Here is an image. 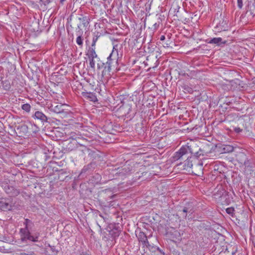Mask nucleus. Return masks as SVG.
I'll return each mask as SVG.
<instances>
[{
  "label": "nucleus",
  "instance_id": "obj_26",
  "mask_svg": "<svg viewBox=\"0 0 255 255\" xmlns=\"http://www.w3.org/2000/svg\"><path fill=\"white\" fill-rule=\"evenodd\" d=\"M226 211L229 215L233 217L235 209L233 207H229L226 209Z\"/></svg>",
  "mask_w": 255,
  "mask_h": 255
},
{
  "label": "nucleus",
  "instance_id": "obj_34",
  "mask_svg": "<svg viewBox=\"0 0 255 255\" xmlns=\"http://www.w3.org/2000/svg\"><path fill=\"white\" fill-rule=\"evenodd\" d=\"M234 131L236 133H240V132H241L242 131V129H241L240 128H234Z\"/></svg>",
  "mask_w": 255,
  "mask_h": 255
},
{
  "label": "nucleus",
  "instance_id": "obj_22",
  "mask_svg": "<svg viewBox=\"0 0 255 255\" xmlns=\"http://www.w3.org/2000/svg\"><path fill=\"white\" fill-rule=\"evenodd\" d=\"M58 179L60 181H63L64 178L62 177V176L64 175H67V172L63 169H61L58 171Z\"/></svg>",
  "mask_w": 255,
  "mask_h": 255
},
{
  "label": "nucleus",
  "instance_id": "obj_3",
  "mask_svg": "<svg viewBox=\"0 0 255 255\" xmlns=\"http://www.w3.org/2000/svg\"><path fill=\"white\" fill-rule=\"evenodd\" d=\"M87 140L86 138L81 137L80 136L75 137L73 140L68 143L66 147V150L70 152L76 149L77 144L79 143L81 145H83V143L86 142Z\"/></svg>",
  "mask_w": 255,
  "mask_h": 255
},
{
  "label": "nucleus",
  "instance_id": "obj_42",
  "mask_svg": "<svg viewBox=\"0 0 255 255\" xmlns=\"http://www.w3.org/2000/svg\"><path fill=\"white\" fill-rule=\"evenodd\" d=\"M80 255H88V254H84V253H83V254H80Z\"/></svg>",
  "mask_w": 255,
  "mask_h": 255
},
{
  "label": "nucleus",
  "instance_id": "obj_17",
  "mask_svg": "<svg viewBox=\"0 0 255 255\" xmlns=\"http://www.w3.org/2000/svg\"><path fill=\"white\" fill-rule=\"evenodd\" d=\"M105 131L108 133L114 134V131L115 129L113 128V125L112 123H109L103 127Z\"/></svg>",
  "mask_w": 255,
  "mask_h": 255
},
{
  "label": "nucleus",
  "instance_id": "obj_13",
  "mask_svg": "<svg viewBox=\"0 0 255 255\" xmlns=\"http://www.w3.org/2000/svg\"><path fill=\"white\" fill-rule=\"evenodd\" d=\"M203 163L202 162L198 161L197 164H195L193 167L195 172L194 174L196 175L200 176L202 173Z\"/></svg>",
  "mask_w": 255,
  "mask_h": 255
},
{
  "label": "nucleus",
  "instance_id": "obj_27",
  "mask_svg": "<svg viewBox=\"0 0 255 255\" xmlns=\"http://www.w3.org/2000/svg\"><path fill=\"white\" fill-rule=\"evenodd\" d=\"M89 60H90V67L93 69H95V60H94V59L95 58H89Z\"/></svg>",
  "mask_w": 255,
  "mask_h": 255
},
{
  "label": "nucleus",
  "instance_id": "obj_8",
  "mask_svg": "<svg viewBox=\"0 0 255 255\" xmlns=\"http://www.w3.org/2000/svg\"><path fill=\"white\" fill-rule=\"evenodd\" d=\"M32 118L35 120H39L43 124L47 122L48 118L42 112L36 111L32 116Z\"/></svg>",
  "mask_w": 255,
  "mask_h": 255
},
{
  "label": "nucleus",
  "instance_id": "obj_2",
  "mask_svg": "<svg viewBox=\"0 0 255 255\" xmlns=\"http://www.w3.org/2000/svg\"><path fill=\"white\" fill-rule=\"evenodd\" d=\"M24 228L20 229L21 240L23 242L29 241L32 242H37L40 235L39 233L36 232L32 234L30 230L34 227V223L28 219H25L23 223Z\"/></svg>",
  "mask_w": 255,
  "mask_h": 255
},
{
  "label": "nucleus",
  "instance_id": "obj_1",
  "mask_svg": "<svg viewBox=\"0 0 255 255\" xmlns=\"http://www.w3.org/2000/svg\"><path fill=\"white\" fill-rule=\"evenodd\" d=\"M123 49V45L119 43H114L113 50L110 55L107 58V61L106 63H102V65L100 64H97L98 69L104 67V70L102 72V75L104 76L107 73L109 74L112 69V67L113 66L114 63H117L119 58V52L120 55L122 56Z\"/></svg>",
  "mask_w": 255,
  "mask_h": 255
},
{
  "label": "nucleus",
  "instance_id": "obj_37",
  "mask_svg": "<svg viewBox=\"0 0 255 255\" xmlns=\"http://www.w3.org/2000/svg\"><path fill=\"white\" fill-rule=\"evenodd\" d=\"M188 212V209L186 207H184V209L182 211V213H187Z\"/></svg>",
  "mask_w": 255,
  "mask_h": 255
},
{
  "label": "nucleus",
  "instance_id": "obj_19",
  "mask_svg": "<svg viewBox=\"0 0 255 255\" xmlns=\"http://www.w3.org/2000/svg\"><path fill=\"white\" fill-rule=\"evenodd\" d=\"M78 29H79V30L77 32H79V35L76 39V43L80 47H82L83 42V39L82 38L81 35L83 33V31L81 30L79 25L78 26Z\"/></svg>",
  "mask_w": 255,
  "mask_h": 255
},
{
  "label": "nucleus",
  "instance_id": "obj_4",
  "mask_svg": "<svg viewBox=\"0 0 255 255\" xmlns=\"http://www.w3.org/2000/svg\"><path fill=\"white\" fill-rule=\"evenodd\" d=\"M14 206L11 198H0V210L3 211H10Z\"/></svg>",
  "mask_w": 255,
  "mask_h": 255
},
{
  "label": "nucleus",
  "instance_id": "obj_39",
  "mask_svg": "<svg viewBox=\"0 0 255 255\" xmlns=\"http://www.w3.org/2000/svg\"><path fill=\"white\" fill-rule=\"evenodd\" d=\"M182 216V217L184 218H186V217H187V213H182V214H181Z\"/></svg>",
  "mask_w": 255,
  "mask_h": 255
},
{
  "label": "nucleus",
  "instance_id": "obj_16",
  "mask_svg": "<svg viewBox=\"0 0 255 255\" xmlns=\"http://www.w3.org/2000/svg\"><path fill=\"white\" fill-rule=\"evenodd\" d=\"M221 150L220 151L222 153H229L231 152L234 150V147L230 145H222L220 147Z\"/></svg>",
  "mask_w": 255,
  "mask_h": 255
},
{
  "label": "nucleus",
  "instance_id": "obj_6",
  "mask_svg": "<svg viewBox=\"0 0 255 255\" xmlns=\"http://www.w3.org/2000/svg\"><path fill=\"white\" fill-rule=\"evenodd\" d=\"M166 236L171 240L174 242H176L177 241H179L181 240L180 233L173 228L170 229H168L167 231Z\"/></svg>",
  "mask_w": 255,
  "mask_h": 255
},
{
  "label": "nucleus",
  "instance_id": "obj_12",
  "mask_svg": "<svg viewBox=\"0 0 255 255\" xmlns=\"http://www.w3.org/2000/svg\"><path fill=\"white\" fill-rule=\"evenodd\" d=\"M16 130L19 134V136L25 135L27 133H28V126L25 124H22L17 126L16 128Z\"/></svg>",
  "mask_w": 255,
  "mask_h": 255
},
{
  "label": "nucleus",
  "instance_id": "obj_30",
  "mask_svg": "<svg viewBox=\"0 0 255 255\" xmlns=\"http://www.w3.org/2000/svg\"><path fill=\"white\" fill-rule=\"evenodd\" d=\"M49 247L50 248L52 252L55 254H57L58 251L56 250L55 247L54 246H51L49 245Z\"/></svg>",
  "mask_w": 255,
  "mask_h": 255
},
{
  "label": "nucleus",
  "instance_id": "obj_7",
  "mask_svg": "<svg viewBox=\"0 0 255 255\" xmlns=\"http://www.w3.org/2000/svg\"><path fill=\"white\" fill-rule=\"evenodd\" d=\"M236 159L241 164H244L246 166H248L249 161L248 160L246 154L242 152H239L236 155Z\"/></svg>",
  "mask_w": 255,
  "mask_h": 255
},
{
  "label": "nucleus",
  "instance_id": "obj_44",
  "mask_svg": "<svg viewBox=\"0 0 255 255\" xmlns=\"http://www.w3.org/2000/svg\"><path fill=\"white\" fill-rule=\"evenodd\" d=\"M154 25L155 26H156V23H155Z\"/></svg>",
  "mask_w": 255,
  "mask_h": 255
},
{
  "label": "nucleus",
  "instance_id": "obj_35",
  "mask_svg": "<svg viewBox=\"0 0 255 255\" xmlns=\"http://www.w3.org/2000/svg\"><path fill=\"white\" fill-rule=\"evenodd\" d=\"M3 85L4 89L6 90H9L10 87L9 84H6L5 85L3 84Z\"/></svg>",
  "mask_w": 255,
  "mask_h": 255
},
{
  "label": "nucleus",
  "instance_id": "obj_41",
  "mask_svg": "<svg viewBox=\"0 0 255 255\" xmlns=\"http://www.w3.org/2000/svg\"><path fill=\"white\" fill-rule=\"evenodd\" d=\"M105 192H110V190H105Z\"/></svg>",
  "mask_w": 255,
  "mask_h": 255
},
{
  "label": "nucleus",
  "instance_id": "obj_40",
  "mask_svg": "<svg viewBox=\"0 0 255 255\" xmlns=\"http://www.w3.org/2000/svg\"><path fill=\"white\" fill-rule=\"evenodd\" d=\"M65 1H66V0H60V2L61 4H63Z\"/></svg>",
  "mask_w": 255,
  "mask_h": 255
},
{
  "label": "nucleus",
  "instance_id": "obj_20",
  "mask_svg": "<svg viewBox=\"0 0 255 255\" xmlns=\"http://www.w3.org/2000/svg\"><path fill=\"white\" fill-rule=\"evenodd\" d=\"M226 42V41L223 42L222 41V38H221V37H216V38H212L210 40V41H209V43H212V44H217V45H220V43H223V44H225Z\"/></svg>",
  "mask_w": 255,
  "mask_h": 255
},
{
  "label": "nucleus",
  "instance_id": "obj_23",
  "mask_svg": "<svg viewBox=\"0 0 255 255\" xmlns=\"http://www.w3.org/2000/svg\"><path fill=\"white\" fill-rule=\"evenodd\" d=\"M121 233V230L117 228H114L111 232L112 236L114 238H117L119 236Z\"/></svg>",
  "mask_w": 255,
  "mask_h": 255
},
{
  "label": "nucleus",
  "instance_id": "obj_25",
  "mask_svg": "<svg viewBox=\"0 0 255 255\" xmlns=\"http://www.w3.org/2000/svg\"><path fill=\"white\" fill-rule=\"evenodd\" d=\"M21 108L23 110L26 112H29L31 109V106L29 104H24L22 105Z\"/></svg>",
  "mask_w": 255,
  "mask_h": 255
},
{
  "label": "nucleus",
  "instance_id": "obj_29",
  "mask_svg": "<svg viewBox=\"0 0 255 255\" xmlns=\"http://www.w3.org/2000/svg\"><path fill=\"white\" fill-rule=\"evenodd\" d=\"M52 0H40V2L42 4H43L44 5H46L51 2Z\"/></svg>",
  "mask_w": 255,
  "mask_h": 255
},
{
  "label": "nucleus",
  "instance_id": "obj_5",
  "mask_svg": "<svg viewBox=\"0 0 255 255\" xmlns=\"http://www.w3.org/2000/svg\"><path fill=\"white\" fill-rule=\"evenodd\" d=\"M190 152H191V151L189 146H182L178 151L176 152L174 154V155L172 156L173 160L174 161H176L183 159V157L184 155L188 154Z\"/></svg>",
  "mask_w": 255,
  "mask_h": 255
},
{
  "label": "nucleus",
  "instance_id": "obj_28",
  "mask_svg": "<svg viewBox=\"0 0 255 255\" xmlns=\"http://www.w3.org/2000/svg\"><path fill=\"white\" fill-rule=\"evenodd\" d=\"M185 165H187L188 167L192 168L193 164L192 163V161H190V159H189V157H187V161L185 163Z\"/></svg>",
  "mask_w": 255,
  "mask_h": 255
},
{
  "label": "nucleus",
  "instance_id": "obj_33",
  "mask_svg": "<svg viewBox=\"0 0 255 255\" xmlns=\"http://www.w3.org/2000/svg\"><path fill=\"white\" fill-rule=\"evenodd\" d=\"M31 127L32 128H33V133H36L37 131H38L39 130H38V128L35 125H31Z\"/></svg>",
  "mask_w": 255,
  "mask_h": 255
},
{
  "label": "nucleus",
  "instance_id": "obj_43",
  "mask_svg": "<svg viewBox=\"0 0 255 255\" xmlns=\"http://www.w3.org/2000/svg\"><path fill=\"white\" fill-rule=\"evenodd\" d=\"M235 254V253H232V255H234Z\"/></svg>",
  "mask_w": 255,
  "mask_h": 255
},
{
  "label": "nucleus",
  "instance_id": "obj_21",
  "mask_svg": "<svg viewBox=\"0 0 255 255\" xmlns=\"http://www.w3.org/2000/svg\"><path fill=\"white\" fill-rule=\"evenodd\" d=\"M100 36H101V33H100L99 32H97L96 33H94V35L93 37L91 46L95 47L96 43L97 41L98 38L100 37Z\"/></svg>",
  "mask_w": 255,
  "mask_h": 255
},
{
  "label": "nucleus",
  "instance_id": "obj_9",
  "mask_svg": "<svg viewBox=\"0 0 255 255\" xmlns=\"http://www.w3.org/2000/svg\"><path fill=\"white\" fill-rule=\"evenodd\" d=\"M4 189L5 192L11 197L16 196L20 193L19 190L13 186L7 185Z\"/></svg>",
  "mask_w": 255,
  "mask_h": 255
},
{
  "label": "nucleus",
  "instance_id": "obj_24",
  "mask_svg": "<svg viewBox=\"0 0 255 255\" xmlns=\"http://www.w3.org/2000/svg\"><path fill=\"white\" fill-rule=\"evenodd\" d=\"M182 88L184 90L189 93H192L193 92L192 88L187 84H183L182 86Z\"/></svg>",
  "mask_w": 255,
  "mask_h": 255
},
{
  "label": "nucleus",
  "instance_id": "obj_31",
  "mask_svg": "<svg viewBox=\"0 0 255 255\" xmlns=\"http://www.w3.org/2000/svg\"><path fill=\"white\" fill-rule=\"evenodd\" d=\"M238 6L239 8H242L243 5V0H237Z\"/></svg>",
  "mask_w": 255,
  "mask_h": 255
},
{
  "label": "nucleus",
  "instance_id": "obj_10",
  "mask_svg": "<svg viewBox=\"0 0 255 255\" xmlns=\"http://www.w3.org/2000/svg\"><path fill=\"white\" fill-rule=\"evenodd\" d=\"M138 241L141 242L144 246L148 247L150 246L149 242L147 240V238L144 233L143 232H139L138 234L136 235Z\"/></svg>",
  "mask_w": 255,
  "mask_h": 255
},
{
  "label": "nucleus",
  "instance_id": "obj_11",
  "mask_svg": "<svg viewBox=\"0 0 255 255\" xmlns=\"http://www.w3.org/2000/svg\"><path fill=\"white\" fill-rule=\"evenodd\" d=\"M65 105L61 104H57L56 105H52L49 109L51 112L54 113L59 114L64 112V109L63 107Z\"/></svg>",
  "mask_w": 255,
  "mask_h": 255
},
{
  "label": "nucleus",
  "instance_id": "obj_14",
  "mask_svg": "<svg viewBox=\"0 0 255 255\" xmlns=\"http://www.w3.org/2000/svg\"><path fill=\"white\" fill-rule=\"evenodd\" d=\"M82 95L84 97L87 98L91 101L96 102L97 101V98L95 93L83 92Z\"/></svg>",
  "mask_w": 255,
  "mask_h": 255
},
{
  "label": "nucleus",
  "instance_id": "obj_38",
  "mask_svg": "<svg viewBox=\"0 0 255 255\" xmlns=\"http://www.w3.org/2000/svg\"><path fill=\"white\" fill-rule=\"evenodd\" d=\"M165 36H164V35H161V37H160V40L161 41H163V40H165Z\"/></svg>",
  "mask_w": 255,
  "mask_h": 255
},
{
  "label": "nucleus",
  "instance_id": "obj_36",
  "mask_svg": "<svg viewBox=\"0 0 255 255\" xmlns=\"http://www.w3.org/2000/svg\"><path fill=\"white\" fill-rule=\"evenodd\" d=\"M117 195H112L111 196L109 197V199H107V200L109 202H111V200L113 199L115 197H116Z\"/></svg>",
  "mask_w": 255,
  "mask_h": 255
},
{
  "label": "nucleus",
  "instance_id": "obj_18",
  "mask_svg": "<svg viewBox=\"0 0 255 255\" xmlns=\"http://www.w3.org/2000/svg\"><path fill=\"white\" fill-rule=\"evenodd\" d=\"M87 55H88L89 58H91L92 59L97 58L98 55L95 51V47L91 46L88 50Z\"/></svg>",
  "mask_w": 255,
  "mask_h": 255
},
{
  "label": "nucleus",
  "instance_id": "obj_15",
  "mask_svg": "<svg viewBox=\"0 0 255 255\" xmlns=\"http://www.w3.org/2000/svg\"><path fill=\"white\" fill-rule=\"evenodd\" d=\"M78 19L82 22V24L84 27H87L89 26L90 18L89 16L81 14L78 17Z\"/></svg>",
  "mask_w": 255,
  "mask_h": 255
},
{
  "label": "nucleus",
  "instance_id": "obj_45",
  "mask_svg": "<svg viewBox=\"0 0 255 255\" xmlns=\"http://www.w3.org/2000/svg\"><path fill=\"white\" fill-rule=\"evenodd\" d=\"M154 25L155 26H156V23H155Z\"/></svg>",
  "mask_w": 255,
  "mask_h": 255
},
{
  "label": "nucleus",
  "instance_id": "obj_32",
  "mask_svg": "<svg viewBox=\"0 0 255 255\" xmlns=\"http://www.w3.org/2000/svg\"><path fill=\"white\" fill-rule=\"evenodd\" d=\"M215 28L216 29H218V30H220V31L225 30V27H224V26H221L220 24L219 25H217Z\"/></svg>",
  "mask_w": 255,
  "mask_h": 255
}]
</instances>
